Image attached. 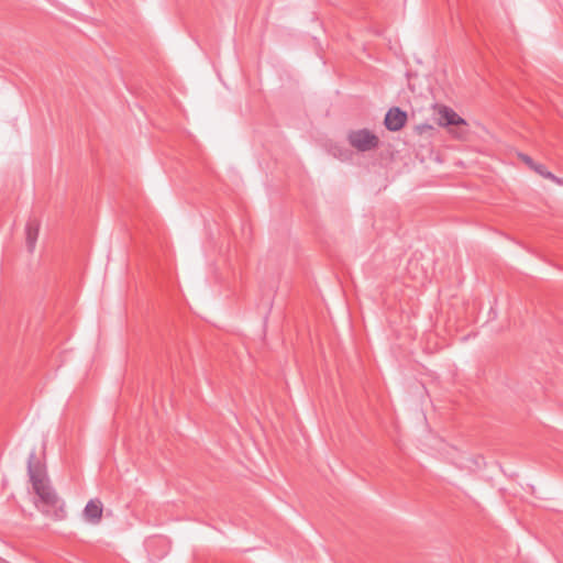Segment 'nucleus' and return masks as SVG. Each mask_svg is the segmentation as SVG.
<instances>
[{
  "label": "nucleus",
  "instance_id": "423d86ee",
  "mask_svg": "<svg viewBox=\"0 0 563 563\" xmlns=\"http://www.w3.org/2000/svg\"><path fill=\"white\" fill-rule=\"evenodd\" d=\"M439 124L440 125H460L465 124L462 119L454 110L449 107H441L439 110Z\"/></svg>",
  "mask_w": 563,
  "mask_h": 563
},
{
  "label": "nucleus",
  "instance_id": "20e7f679",
  "mask_svg": "<svg viewBox=\"0 0 563 563\" xmlns=\"http://www.w3.org/2000/svg\"><path fill=\"white\" fill-rule=\"evenodd\" d=\"M102 503L99 499H90L84 509V518L90 523H99L102 518Z\"/></svg>",
  "mask_w": 563,
  "mask_h": 563
},
{
  "label": "nucleus",
  "instance_id": "ddd939ff",
  "mask_svg": "<svg viewBox=\"0 0 563 563\" xmlns=\"http://www.w3.org/2000/svg\"><path fill=\"white\" fill-rule=\"evenodd\" d=\"M333 155H334V156H336V154H335V153H334ZM338 157H339L340 159H344V158H346V157H347V155H346V153H341L340 155H338Z\"/></svg>",
  "mask_w": 563,
  "mask_h": 563
},
{
  "label": "nucleus",
  "instance_id": "f8f14e48",
  "mask_svg": "<svg viewBox=\"0 0 563 563\" xmlns=\"http://www.w3.org/2000/svg\"><path fill=\"white\" fill-rule=\"evenodd\" d=\"M553 183H555L558 185H563V179L555 176V179L553 180Z\"/></svg>",
  "mask_w": 563,
  "mask_h": 563
},
{
  "label": "nucleus",
  "instance_id": "f03ea898",
  "mask_svg": "<svg viewBox=\"0 0 563 563\" xmlns=\"http://www.w3.org/2000/svg\"><path fill=\"white\" fill-rule=\"evenodd\" d=\"M347 141L358 152H368L377 148L379 145L378 136L367 129L350 131Z\"/></svg>",
  "mask_w": 563,
  "mask_h": 563
},
{
  "label": "nucleus",
  "instance_id": "39448f33",
  "mask_svg": "<svg viewBox=\"0 0 563 563\" xmlns=\"http://www.w3.org/2000/svg\"><path fill=\"white\" fill-rule=\"evenodd\" d=\"M40 220L36 218H30L25 225V241L30 252H33L36 245V241L40 232Z\"/></svg>",
  "mask_w": 563,
  "mask_h": 563
},
{
  "label": "nucleus",
  "instance_id": "6e6552de",
  "mask_svg": "<svg viewBox=\"0 0 563 563\" xmlns=\"http://www.w3.org/2000/svg\"><path fill=\"white\" fill-rule=\"evenodd\" d=\"M532 170H534L537 174H539L540 176H543V174L545 173L547 168L544 165L542 164H538L536 163L533 165V167L531 168Z\"/></svg>",
  "mask_w": 563,
  "mask_h": 563
},
{
  "label": "nucleus",
  "instance_id": "9d476101",
  "mask_svg": "<svg viewBox=\"0 0 563 563\" xmlns=\"http://www.w3.org/2000/svg\"><path fill=\"white\" fill-rule=\"evenodd\" d=\"M542 177L550 179L552 181L555 179V175L553 173L549 172L548 169L545 170V173L543 174Z\"/></svg>",
  "mask_w": 563,
  "mask_h": 563
},
{
  "label": "nucleus",
  "instance_id": "7ed1b4c3",
  "mask_svg": "<svg viewBox=\"0 0 563 563\" xmlns=\"http://www.w3.org/2000/svg\"><path fill=\"white\" fill-rule=\"evenodd\" d=\"M407 122V113L399 108H391L385 115V126L387 130L399 131Z\"/></svg>",
  "mask_w": 563,
  "mask_h": 563
},
{
  "label": "nucleus",
  "instance_id": "9b49d317",
  "mask_svg": "<svg viewBox=\"0 0 563 563\" xmlns=\"http://www.w3.org/2000/svg\"><path fill=\"white\" fill-rule=\"evenodd\" d=\"M553 183H555L558 185H563V179L555 176V179L553 180Z\"/></svg>",
  "mask_w": 563,
  "mask_h": 563
},
{
  "label": "nucleus",
  "instance_id": "1a4fd4ad",
  "mask_svg": "<svg viewBox=\"0 0 563 563\" xmlns=\"http://www.w3.org/2000/svg\"><path fill=\"white\" fill-rule=\"evenodd\" d=\"M542 177L550 179L552 181L555 179V175L553 173L549 172L548 169L545 170V173L543 174Z\"/></svg>",
  "mask_w": 563,
  "mask_h": 563
},
{
  "label": "nucleus",
  "instance_id": "0eeeda50",
  "mask_svg": "<svg viewBox=\"0 0 563 563\" xmlns=\"http://www.w3.org/2000/svg\"><path fill=\"white\" fill-rule=\"evenodd\" d=\"M519 157L521 158V161L529 167V168H532L533 165L536 164V162L528 155L526 154H520Z\"/></svg>",
  "mask_w": 563,
  "mask_h": 563
},
{
  "label": "nucleus",
  "instance_id": "f257e3e1",
  "mask_svg": "<svg viewBox=\"0 0 563 563\" xmlns=\"http://www.w3.org/2000/svg\"><path fill=\"white\" fill-rule=\"evenodd\" d=\"M27 473L33 490L38 498L35 501L37 509L54 520L65 519V504L49 484L46 471L37 460L34 451L30 453L27 459Z\"/></svg>",
  "mask_w": 563,
  "mask_h": 563
}]
</instances>
